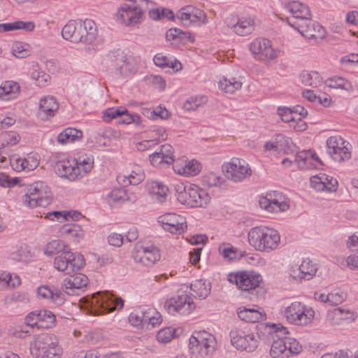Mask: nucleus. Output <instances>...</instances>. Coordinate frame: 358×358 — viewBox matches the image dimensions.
<instances>
[{
  "label": "nucleus",
  "instance_id": "3c124183",
  "mask_svg": "<svg viewBox=\"0 0 358 358\" xmlns=\"http://www.w3.org/2000/svg\"><path fill=\"white\" fill-rule=\"evenodd\" d=\"M169 39H179L182 43L193 42L194 38L189 31H182L180 29H171L166 34Z\"/></svg>",
  "mask_w": 358,
  "mask_h": 358
},
{
  "label": "nucleus",
  "instance_id": "69168bd1",
  "mask_svg": "<svg viewBox=\"0 0 358 358\" xmlns=\"http://www.w3.org/2000/svg\"><path fill=\"white\" fill-rule=\"evenodd\" d=\"M71 215L70 211H52L48 213L46 217L50 220H57L60 222L68 220V216Z\"/></svg>",
  "mask_w": 358,
  "mask_h": 358
},
{
  "label": "nucleus",
  "instance_id": "aec40b11",
  "mask_svg": "<svg viewBox=\"0 0 358 358\" xmlns=\"http://www.w3.org/2000/svg\"><path fill=\"white\" fill-rule=\"evenodd\" d=\"M115 17L117 22L127 26H134L142 21L143 11L138 6L124 3L117 8Z\"/></svg>",
  "mask_w": 358,
  "mask_h": 358
},
{
  "label": "nucleus",
  "instance_id": "412c9836",
  "mask_svg": "<svg viewBox=\"0 0 358 358\" xmlns=\"http://www.w3.org/2000/svg\"><path fill=\"white\" fill-rule=\"evenodd\" d=\"M114 62V73L120 77H129L134 75L137 70V64L134 58L127 56L123 52L117 53Z\"/></svg>",
  "mask_w": 358,
  "mask_h": 358
},
{
  "label": "nucleus",
  "instance_id": "b1692460",
  "mask_svg": "<svg viewBox=\"0 0 358 358\" xmlns=\"http://www.w3.org/2000/svg\"><path fill=\"white\" fill-rule=\"evenodd\" d=\"M149 159L155 167L173 164L175 160L174 149L170 144L162 145L159 150L149 155Z\"/></svg>",
  "mask_w": 358,
  "mask_h": 358
},
{
  "label": "nucleus",
  "instance_id": "20e7f679",
  "mask_svg": "<svg viewBox=\"0 0 358 358\" xmlns=\"http://www.w3.org/2000/svg\"><path fill=\"white\" fill-rule=\"evenodd\" d=\"M216 346L215 337L206 331H194L189 338L188 349L193 358H210Z\"/></svg>",
  "mask_w": 358,
  "mask_h": 358
},
{
  "label": "nucleus",
  "instance_id": "864d4df0",
  "mask_svg": "<svg viewBox=\"0 0 358 358\" xmlns=\"http://www.w3.org/2000/svg\"><path fill=\"white\" fill-rule=\"evenodd\" d=\"M201 182L203 186L208 187H218L224 182V178L213 172H210L203 176Z\"/></svg>",
  "mask_w": 358,
  "mask_h": 358
},
{
  "label": "nucleus",
  "instance_id": "f03ea898",
  "mask_svg": "<svg viewBox=\"0 0 358 358\" xmlns=\"http://www.w3.org/2000/svg\"><path fill=\"white\" fill-rule=\"evenodd\" d=\"M62 37L74 43H92L97 37V27L91 19L69 20L62 28Z\"/></svg>",
  "mask_w": 358,
  "mask_h": 358
},
{
  "label": "nucleus",
  "instance_id": "8fccbe9b",
  "mask_svg": "<svg viewBox=\"0 0 358 358\" xmlns=\"http://www.w3.org/2000/svg\"><path fill=\"white\" fill-rule=\"evenodd\" d=\"M300 268L304 280H310L315 275L317 271V264H314L309 259H303Z\"/></svg>",
  "mask_w": 358,
  "mask_h": 358
},
{
  "label": "nucleus",
  "instance_id": "ddd939ff",
  "mask_svg": "<svg viewBox=\"0 0 358 358\" xmlns=\"http://www.w3.org/2000/svg\"><path fill=\"white\" fill-rule=\"evenodd\" d=\"M327 153L338 162L351 158V145L341 136H331L327 140Z\"/></svg>",
  "mask_w": 358,
  "mask_h": 358
},
{
  "label": "nucleus",
  "instance_id": "a18cd8bd",
  "mask_svg": "<svg viewBox=\"0 0 358 358\" xmlns=\"http://www.w3.org/2000/svg\"><path fill=\"white\" fill-rule=\"evenodd\" d=\"M218 86L222 91L232 94L241 88L242 83L235 78H223L218 83Z\"/></svg>",
  "mask_w": 358,
  "mask_h": 358
},
{
  "label": "nucleus",
  "instance_id": "052dcab7",
  "mask_svg": "<svg viewBox=\"0 0 358 358\" xmlns=\"http://www.w3.org/2000/svg\"><path fill=\"white\" fill-rule=\"evenodd\" d=\"M314 310L311 307L306 306L303 303L294 301L285 308V313H310Z\"/></svg>",
  "mask_w": 358,
  "mask_h": 358
},
{
  "label": "nucleus",
  "instance_id": "774afa93",
  "mask_svg": "<svg viewBox=\"0 0 358 358\" xmlns=\"http://www.w3.org/2000/svg\"><path fill=\"white\" fill-rule=\"evenodd\" d=\"M29 257L27 250L22 248L10 255L11 259L17 262H27Z\"/></svg>",
  "mask_w": 358,
  "mask_h": 358
},
{
  "label": "nucleus",
  "instance_id": "0eeeda50",
  "mask_svg": "<svg viewBox=\"0 0 358 358\" xmlns=\"http://www.w3.org/2000/svg\"><path fill=\"white\" fill-rule=\"evenodd\" d=\"M248 50L254 59L262 62H275L281 51L273 47L272 42L265 38H256L248 44Z\"/></svg>",
  "mask_w": 358,
  "mask_h": 358
},
{
  "label": "nucleus",
  "instance_id": "0e129e2a",
  "mask_svg": "<svg viewBox=\"0 0 358 358\" xmlns=\"http://www.w3.org/2000/svg\"><path fill=\"white\" fill-rule=\"evenodd\" d=\"M162 322V315H155L152 316H150V315H145L144 327L145 329H151L160 325Z\"/></svg>",
  "mask_w": 358,
  "mask_h": 358
},
{
  "label": "nucleus",
  "instance_id": "a19ab883",
  "mask_svg": "<svg viewBox=\"0 0 358 358\" xmlns=\"http://www.w3.org/2000/svg\"><path fill=\"white\" fill-rule=\"evenodd\" d=\"M314 155H312L311 151H302L299 152L295 159V162L299 169H313L317 168V164L313 163Z\"/></svg>",
  "mask_w": 358,
  "mask_h": 358
},
{
  "label": "nucleus",
  "instance_id": "4d7b16f0",
  "mask_svg": "<svg viewBox=\"0 0 358 358\" xmlns=\"http://www.w3.org/2000/svg\"><path fill=\"white\" fill-rule=\"evenodd\" d=\"M343 315H327V322L330 325H343L350 324L355 320L352 315L350 317H342Z\"/></svg>",
  "mask_w": 358,
  "mask_h": 358
},
{
  "label": "nucleus",
  "instance_id": "423d86ee",
  "mask_svg": "<svg viewBox=\"0 0 358 358\" xmlns=\"http://www.w3.org/2000/svg\"><path fill=\"white\" fill-rule=\"evenodd\" d=\"M52 202L50 187L43 182L38 181L30 185L22 197L23 204L29 208L46 207Z\"/></svg>",
  "mask_w": 358,
  "mask_h": 358
},
{
  "label": "nucleus",
  "instance_id": "39448f33",
  "mask_svg": "<svg viewBox=\"0 0 358 358\" xmlns=\"http://www.w3.org/2000/svg\"><path fill=\"white\" fill-rule=\"evenodd\" d=\"M178 201L191 208L203 207L210 199L208 192L193 184L180 183L176 186Z\"/></svg>",
  "mask_w": 358,
  "mask_h": 358
},
{
  "label": "nucleus",
  "instance_id": "79ce46f5",
  "mask_svg": "<svg viewBox=\"0 0 358 358\" xmlns=\"http://www.w3.org/2000/svg\"><path fill=\"white\" fill-rule=\"evenodd\" d=\"M144 179V174L140 167H137L136 170L127 176H118L117 180L124 186L129 185H136L139 184Z\"/></svg>",
  "mask_w": 358,
  "mask_h": 358
},
{
  "label": "nucleus",
  "instance_id": "f8f14e48",
  "mask_svg": "<svg viewBox=\"0 0 358 358\" xmlns=\"http://www.w3.org/2000/svg\"><path fill=\"white\" fill-rule=\"evenodd\" d=\"M226 177L230 180L239 182L251 176V169L248 164L240 158H232L230 162L222 166Z\"/></svg>",
  "mask_w": 358,
  "mask_h": 358
},
{
  "label": "nucleus",
  "instance_id": "473e14b6",
  "mask_svg": "<svg viewBox=\"0 0 358 358\" xmlns=\"http://www.w3.org/2000/svg\"><path fill=\"white\" fill-rule=\"evenodd\" d=\"M20 92V85L13 80H6L0 86V99L10 101L16 99Z\"/></svg>",
  "mask_w": 358,
  "mask_h": 358
},
{
  "label": "nucleus",
  "instance_id": "e433bc0d",
  "mask_svg": "<svg viewBox=\"0 0 358 358\" xmlns=\"http://www.w3.org/2000/svg\"><path fill=\"white\" fill-rule=\"evenodd\" d=\"M62 236L72 239L75 242H80L85 237V231L81 227L77 224H64L60 229Z\"/></svg>",
  "mask_w": 358,
  "mask_h": 358
},
{
  "label": "nucleus",
  "instance_id": "13d9d810",
  "mask_svg": "<svg viewBox=\"0 0 358 358\" xmlns=\"http://www.w3.org/2000/svg\"><path fill=\"white\" fill-rule=\"evenodd\" d=\"M31 78L35 80L36 85L39 87L46 86L50 80V77L48 73L39 69H34L31 73Z\"/></svg>",
  "mask_w": 358,
  "mask_h": 358
},
{
  "label": "nucleus",
  "instance_id": "4468645a",
  "mask_svg": "<svg viewBox=\"0 0 358 358\" xmlns=\"http://www.w3.org/2000/svg\"><path fill=\"white\" fill-rule=\"evenodd\" d=\"M259 203L262 209L270 213H279L289 208L285 195L278 191L267 192L265 196H261Z\"/></svg>",
  "mask_w": 358,
  "mask_h": 358
},
{
  "label": "nucleus",
  "instance_id": "2eb2a0df",
  "mask_svg": "<svg viewBox=\"0 0 358 358\" xmlns=\"http://www.w3.org/2000/svg\"><path fill=\"white\" fill-rule=\"evenodd\" d=\"M158 222L166 231L180 235L187 229L186 218L176 213H166L158 217Z\"/></svg>",
  "mask_w": 358,
  "mask_h": 358
},
{
  "label": "nucleus",
  "instance_id": "cd10ccee",
  "mask_svg": "<svg viewBox=\"0 0 358 358\" xmlns=\"http://www.w3.org/2000/svg\"><path fill=\"white\" fill-rule=\"evenodd\" d=\"M55 338V336L46 334H42L35 336L29 345L31 354L38 358L50 345L52 344L53 339Z\"/></svg>",
  "mask_w": 358,
  "mask_h": 358
},
{
  "label": "nucleus",
  "instance_id": "680f3d73",
  "mask_svg": "<svg viewBox=\"0 0 358 358\" xmlns=\"http://www.w3.org/2000/svg\"><path fill=\"white\" fill-rule=\"evenodd\" d=\"M218 250L220 254L222 255L224 259L229 260L236 259V249L229 243L221 244L218 248Z\"/></svg>",
  "mask_w": 358,
  "mask_h": 358
},
{
  "label": "nucleus",
  "instance_id": "bb28decb",
  "mask_svg": "<svg viewBox=\"0 0 358 358\" xmlns=\"http://www.w3.org/2000/svg\"><path fill=\"white\" fill-rule=\"evenodd\" d=\"M310 180V186L317 191L333 192L338 188L337 180L323 173L312 176Z\"/></svg>",
  "mask_w": 358,
  "mask_h": 358
},
{
  "label": "nucleus",
  "instance_id": "6ab92c4d",
  "mask_svg": "<svg viewBox=\"0 0 358 358\" xmlns=\"http://www.w3.org/2000/svg\"><path fill=\"white\" fill-rule=\"evenodd\" d=\"M289 25L296 29L303 36L308 38H322L325 36L324 27L316 22H313L310 17L301 20L300 22L289 21Z\"/></svg>",
  "mask_w": 358,
  "mask_h": 358
},
{
  "label": "nucleus",
  "instance_id": "338daca9",
  "mask_svg": "<svg viewBox=\"0 0 358 358\" xmlns=\"http://www.w3.org/2000/svg\"><path fill=\"white\" fill-rule=\"evenodd\" d=\"M128 320L132 326L141 329H145V315H129Z\"/></svg>",
  "mask_w": 358,
  "mask_h": 358
},
{
  "label": "nucleus",
  "instance_id": "9b49d317",
  "mask_svg": "<svg viewBox=\"0 0 358 358\" xmlns=\"http://www.w3.org/2000/svg\"><path fill=\"white\" fill-rule=\"evenodd\" d=\"M227 278L231 283L235 284L238 289L245 292L255 289L262 281V275L253 271L231 273Z\"/></svg>",
  "mask_w": 358,
  "mask_h": 358
},
{
  "label": "nucleus",
  "instance_id": "7ed1b4c3",
  "mask_svg": "<svg viewBox=\"0 0 358 358\" xmlns=\"http://www.w3.org/2000/svg\"><path fill=\"white\" fill-rule=\"evenodd\" d=\"M248 241L257 251L271 252L278 247L280 236L274 229L264 226L255 227L248 233Z\"/></svg>",
  "mask_w": 358,
  "mask_h": 358
},
{
  "label": "nucleus",
  "instance_id": "f257e3e1",
  "mask_svg": "<svg viewBox=\"0 0 358 358\" xmlns=\"http://www.w3.org/2000/svg\"><path fill=\"white\" fill-rule=\"evenodd\" d=\"M262 334V340H273L270 349L272 358H289L299 354L303 347L294 338L289 337L287 329L280 323H262L257 326Z\"/></svg>",
  "mask_w": 358,
  "mask_h": 358
},
{
  "label": "nucleus",
  "instance_id": "c85d7f7f",
  "mask_svg": "<svg viewBox=\"0 0 358 358\" xmlns=\"http://www.w3.org/2000/svg\"><path fill=\"white\" fill-rule=\"evenodd\" d=\"M59 108V103L53 96H45L40 99L38 116L42 120H48L55 116Z\"/></svg>",
  "mask_w": 358,
  "mask_h": 358
},
{
  "label": "nucleus",
  "instance_id": "c756f323",
  "mask_svg": "<svg viewBox=\"0 0 358 358\" xmlns=\"http://www.w3.org/2000/svg\"><path fill=\"white\" fill-rule=\"evenodd\" d=\"M286 9L293 15L292 19L288 20L292 23L293 22H300L301 20L307 19L311 17L310 11L308 6L299 1H292L286 5Z\"/></svg>",
  "mask_w": 358,
  "mask_h": 358
},
{
  "label": "nucleus",
  "instance_id": "09e8293b",
  "mask_svg": "<svg viewBox=\"0 0 358 358\" xmlns=\"http://www.w3.org/2000/svg\"><path fill=\"white\" fill-rule=\"evenodd\" d=\"M286 318L290 324L299 326L308 325L315 320L314 315H286Z\"/></svg>",
  "mask_w": 358,
  "mask_h": 358
},
{
  "label": "nucleus",
  "instance_id": "49530a36",
  "mask_svg": "<svg viewBox=\"0 0 358 358\" xmlns=\"http://www.w3.org/2000/svg\"><path fill=\"white\" fill-rule=\"evenodd\" d=\"M11 50L13 55L19 59L26 58L31 55L30 45L20 41L14 42Z\"/></svg>",
  "mask_w": 358,
  "mask_h": 358
},
{
  "label": "nucleus",
  "instance_id": "5701e85b",
  "mask_svg": "<svg viewBox=\"0 0 358 358\" xmlns=\"http://www.w3.org/2000/svg\"><path fill=\"white\" fill-rule=\"evenodd\" d=\"M165 310L169 313L180 312L182 310L189 313L195 310V305L192 299L187 294H182L176 298H171L168 299L164 306Z\"/></svg>",
  "mask_w": 358,
  "mask_h": 358
},
{
  "label": "nucleus",
  "instance_id": "6e6d98bb",
  "mask_svg": "<svg viewBox=\"0 0 358 358\" xmlns=\"http://www.w3.org/2000/svg\"><path fill=\"white\" fill-rule=\"evenodd\" d=\"M149 16L154 20H172L174 18V14L172 10L168 8H155L149 11Z\"/></svg>",
  "mask_w": 358,
  "mask_h": 358
},
{
  "label": "nucleus",
  "instance_id": "4be33fe9",
  "mask_svg": "<svg viewBox=\"0 0 358 358\" xmlns=\"http://www.w3.org/2000/svg\"><path fill=\"white\" fill-rule=\"evenodd\" d=\"M117 117H120L118 120L119 124H129L135 123L136 124H140L141 122L138 115L129 113L124 107L108 108L105 110L102 117L105 122H110L112 120Z\"/></svg>",
  "mask_w": 358,
  "mask_h": 358
},
{
  "label": "nucleus",
  "instance_id": "9d476101",
  "mask_svg": "<svg viewBox=\"0 0 358 358\" xmlns=\"http://www.w3.org/2000/svg\"><path fill=\"white\" fill-rule=\"evenodd\" d=\"M84 265L85 259L82 255L67 250L57 256L54 260V267L66 275L80 271Z\"/></svg>",
  "mask_w": 358,
  "mask_h": 358
},
{
  "label": "nucleus",
  "instance_id": "37998d69",
  "mask_svg": "<svg viewBox=\"0 0 358 358\" xmlns=\"http://www.w3.org/2000/svg\"><path fill=\"white\" fill-rule=\"evenodd\" d=\"M21 283L18 275L8 272L0 273V289L6 288H13L19 286Z\"/></svg>",
  "mask_w": 358,
  "mask_h": 358
},
{
  "label": "nucleus",
  "instance_id": "72a5a7b5",
  "mask_svg": "<svg viewBox=\"0 0 358 358\" xmlns=\"http://www.w3.org/2000/svg\"><path fill=\"white\" fill-rule=\"evenodd\" d=\"M147 189L152 199L163 203L167 196L169 188L159 181H150L147 184Z\"/></svg>",
  "mask_w": 358,
  "mask_h": 358
},
{
  "label": "nucleus",
  "instance_id": "2f4dec72",
  "mask_svg": "<svg viewBox=\"0 0 358 358\" xmlns=\"http://www.w3.org/2000/svg\"><path fill=\"white\" fill-rule=\"evenodd\" d=\"M38 297L47 299L48 301L59 306L64 302V295L59 289L55 287L50 288L49 286H41L37 289Z\"/></svg>",
  "mask_w": 358,
  "mask_h": 358
},
{
  "label": "nucleus",
  "instance_id": "7c9ffc66",
  "mask_svg": "<svg viewBox=\"0 0 358 358\" xmlns=\"http://www.w3.org/2000/svg\"><path fill=\"white\" fill-rule=\"evenodd\" d=\"M75 159H66L59 161L56 164V173L62 177L69 179L71 181L78 180V170L74 169Z\"/></svg>",
  "mask_w": 358,
  "mask_h": 358
},
{
  "label": "nucleus",
  "instance_id": "4c0bfd02",
  "mask_svg": "<svg viewBox=\"0 0 358 358\" xmlns=\"http://www.w3.org/2000/svg\"><path fill=\"white\" fill-rule=\"evenodd\" d=\"M83 137V132L75 128L68 127L60 132L57 137L59 144L64 145L80 140Z\"/></svg>",
  "mask_w": 358,
  "mask_h": 358
},
{
  "label": "nucleus",
  "instance_id": "f3484780",
  "mask_svg": "<svg viewBox=\"0 0 358 358\" xmlns=\"http://www.w3.org/2000/svg\"><path fill=\"white\" fill-rule=\"evenodd\" d=\"M177 17L185 26H201L208 23V18L203 10L192 6L182 8L177 13Z\"/></svg>",
  "mask_w": 358,
  "mask_h": 358
},
{
  "label": "nucleus",
  "instance_id": "1a4fd4ad",
  "mask_svg": "<svg viewBox=\"0 0 358 358\" xmlns=\"http://www.w3.org/2000/svg\"><path fill=\"white\" fill-rule=\"evenodd\" d=\"M90 306H96L101 309L90 310L87 313H105L104 311H120L124 306V300L108 292H96L91 299Z\"/></svg>",
  "mask_w": 358,
  "mask_h": 358
},
{
  "label": "nucleus",
  "instance_id": "a878e982",
  "mask_svg": "<svg viewBox=\"0 0 358 358\" xmlns=\"http://www.w3.org/2000/svg\"><path fill=\"white\" fill-rule=\"evenodd\" d=\"M10 164L15 171L29 172L36 169L39 159L36 153H29L24 157L13 156L10 159Z\"/></svg>",
  "mask_w": 358,
  "mask_h": 358
},
{
  "label": "nucleus",
  "instance_id": "6e6552de",
  "mask_svg": "<svg viewBox=\"0 0 358 358\" xmlns=\"http://www.w3.org/2000/svg\"><path fill=\"white\" fill-rule=\"evenodd\" d=\"M246 332L237 328L233 329L229 334L232 346L241 352H252L259 347L262 340V334Z\"/></svg>",
  "mask_w": 358,
  "mask_h": 358
},
{
  "label": "nucleus",
  "instance_id": "5fc2aeb1",
  "mask_svg": "<svg viewBox=\"0 0 358 358\" xmlns=\"http://www.w3.org/2000/svg\"><path fill=\"white\" fill-rule=\"evenodd\" d=\"M66 250L63 241L60 240H54L46 245L44 253L45 255L50 257L61 252H63Z\"/></svg>",
  "mask_w": 358,
  "mask_h": 358
},
{
  "label": "nucleus",
  "instance_id": "dca6fc26",
  "mask_svg": "<svg viewBox=\"0 0 358 358\" xmlns=\"http://www.w3.org/2000/svg\"><path fill=\"white\" fill-rule=\"evenodd\" d=\"M132 257L135 262L150 266L160 259L161 255L155 246L136 245L132 251Z\"/></svg>",
  "mask_w": 358,
  "mask_h": 358
},
{
  "label": "nucleus",
  "instance_id": "58836bf2",
  "mask_svg": "<svg viewBox=\"0 0 358 358\" xmlns=\"http://www.w3.org/2000/svg\"><path fill=\"white\" fill-rule=\"evenodd\" d=\"M210 284L206 280H196L190 285V289L195 298L206 299L210 292Z\"/></svg>",
  "mask_w": 358,
  "mask_h": 358
},
{
  "label": "nucleus",
  "instance_id": "a211bd4d",
  "mask_svg": "<svg viewBox=\"0 0 358 358\" xmlns=\"http://www.w3.org/2000/svg\"><path fill=\"white\" fill-rule=\"evenodd\" d=\"M225 24L238 36H248L252 34L255 28V21L251 16L231 15L225 20Z\"/></svg>",
  "mask_w": 358,
  "mask_h": 358
},
{
  "label": "nucleus",
  "instance_id": "de8ad7c7",
  "mask_svg": "<svg viewBox=\"0 0 358 358\" xmlns=\"http://www.w3.org/2000/svg\"><path fill=\"white\" fill-rule=\"evenodd\" d=\"M128 199L126 189L122 187L113 189L106 196V200L110 204L122 203L128 200Z\"/></svg>",
  "mask_w": 358,
  "mask_h": 358
},
{
  "label": "nucleus",
  "instance_id": "ea45409f",
  "mask_svg": "<svg viewBox=\"0 0 358 358\" xmlns=\"http://www.w3.org/2000/svg\"><path fill=\"white\" fill-rule=\"evenodd\" d=\"M301 83L312 87H320L323 83V78L318 72L314 71H303L300 74Z\"/></svg>",
  "mask_w": 358,
  "mask_h": 358
},
{
  "label": "nucleus",
  "instance_id": "c03bdc74",
  "mask_svg": "<svg viewBox=\"0 0 358 358\" xmlns=\"http://www.w3.org/2000/svg\"><path fill=\"white\" fill-rule=\"evenodd\" d=\"M326 85L330 88L342 90L348 92L353 90L352 83L342 77L336 76L328 79L326 81Z\"/></svg>",
  "mask_w": 358,
  "mask_h": 358
},
{
  "label": "nucleus",
  "instance_id": "603ef678",
  "mask_svg": "<svg viewBox=\"0 0 358 358\" xmlns=\"http://www.w3.org/2000/svg\"><path fill=\"white\" fill-rule=\"evenodd\" d=\"M62 354V348L59 345L58 339L55 337V338L53 339L52 344L50 345L38 358H60Z\"/></svg>",
  "mask_w": 358,
  "mask_h": 358
},
{
  "label": "nucleus",
  "instance_id": "c9c22d12",
  "mask_svg": "<svg viewBox=\"0 0 358 358\" xmlns=\"http://www.w3.org/2000/svg\"><path fill=\"white\" fill-rule=\"evenodd\" d=\"M173 169L175 173L185 176H194L201 170V164L196 160L192 159L184 165L173 164Z\"/></svg>",
  "mask_w": 358,
  "mask_h": 358
},
{
  "label": "nucleus",
  "instance_id": "393cba45",
  "mask_svg": "<svg viewBox=\"0 0 358 358\" xmlns=\"http://www.w3.org/2000/svg\"><path fill=\"white\" fill-rule=\"evenodd\" d=\"M88 284L87 277L83 273H76L70 275V276L64 280L63 289L69 295L79 294L83 292Z\"/></svg>",
  "mask_w": 358,
  "mask_h": 358
},
{
  "label": "nucleus",
  "instance_id": "bf43d9fd",
  "mask_svg": "<svg viewBox=\"0 0 358 358\" xmlns=\"http://www.w3.org/2000/svg\"><path fill=\"white\" fill-rule=\"evenodd\" d=\"M207 100L208 99L205 96L190 97L185 102L183 108L187 111L194 110L200 106L206 103Z\"/></svg>",
  "mask_w": 358,
  "mask_h": 358
},
{
  "label": "nucleus",
  "instance_id": "f704fd0d",
  "mask_svg": "<svg viewBox=\"0 0 358 358\" xmlns=\"http://www.w3.org/2000/svg\"><path fill=\"white\" fill-rule=\"evenodd\" d=\"M184 329L182 327H167L161 329L156 335L158 343L166 344L173 339L179 337L183 334Z\"/></svg>",
  "mask_w": 358,
  "mask_h": 358
},
{
  "label": "nucleus",
  "instance_id": "e2e57ef3",
  "mask_svg": "<svg viewBox=\"0 0 358 358\" xmlns=\"http://www.w3.org/2000/svg\"><path fill=\"white\" fill-rule=\"evenodd\" d=\"M33 316H41L38 319V329L50 328L55 326V315H33Z\"/></svg>",
  "mask_w": 358,
  "mask_h": 358
}]
</instances>
